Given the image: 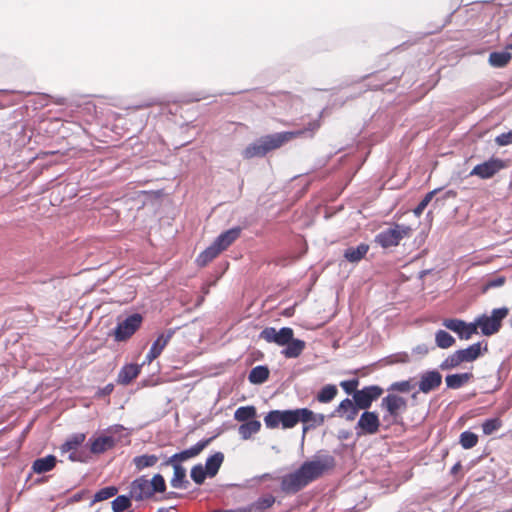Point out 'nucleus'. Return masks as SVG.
Instances as JSON below:
<instances>
[{
  "label": "nucleus",
  "mask_w": 512,
  "mask_h": 512,
  "mask_svg": "<svg viewBox=\"0 0 512 512\" xmlns=\"http://www.w3.org/2000/svg\"><path fill=\"white\" fill-rule=\"evenodd\" d=\"M505 282V279L503 277H497L495 279H492L488 282V287H499L502 286Z\"/></svg>",
  "instance_id": "59"
},
{
  "label": "nucleus",
  "mask_w": 512,
  "mask_h": 512,
  "mask_svg": "<svg viewBox=\"0 0 512 512\" xmlns=\"http://www.w3.org/2000/svg\"><path fill=\"white\" fill-rule=\"evenodd\" d=\"M68 459L72 462L87 463L90 459L89 453L83 449L77 448L76 450L69 451Z\"/></svg>",
  "instance_id": "48"
},
{
  "label": "nucleus",
  "mask_w": 512,
  "mask_h": 512,
  "mask_svg": "<svg viewBox=\"0 0 512 512\" xmlns=\"http://www.w3.org/2000/svg\"><path fill=\"white\" fill-rule=\"evenodd\" d=\"M508 313L509 309L507 307H500L493 309L490 315H479L474 320L476 333H478V329H480L484 336L496 334L500 330L502 321L507 317Z\"/></svg>",
  "instance_id": "3"
},
{
  "label": "nucleus",
  "mask_w": 512,
  "mask_h": 512,
  "mask_svg": "<svg viewBox=\"0 0 512 512\" xmlns=\"http://www.w3.org/2000/svg\"><path fill=\"white\" fill-rule=\"evenodd\" d=\"M264 416H324L323 414H315L307 408L295 410H270Z\"/></svg>",
  "instance_id": "32"
},
{
  "label": "nucleus",
  "mask_w": 512,
  "mask_h": 512,
  "mask_svg": "<svg viewBox=\"0 0 512 512\" xmlns=\"http://www.w3.org/2000/svg\"><path fill=\"white\" fill-rule=\"evenodd\" d=\"M264 422L267 428L274 429L281 425V418H264Z\"/></svg>",
  "instance_id": "54"
},
{
  "label": "nucleus",
  "mask_w": 512,
  "mask_h": 512,
  "mask_svg": "<svg viewBox=\"0 0 512 512\" xmlns=\"http://www.w3.org/2000/svg\"><path fill=\"white\" fill-rule=\"evenodd\" d=\"M438 191H440V189H439V188H438V189H434V190H432V191L428 192V193L423 197V199L418 203V205L415 207V209H414V211H413V212H414V214H415L416 216H418V217H419V216L423 213V211L425 210V208H426V207L428 206V204L431 202V200H432L433 196H434Z\"/></svg>",
  "instance_id": "46"
},
{
  "label": "nucleus",
  "mask_w": 512,
  "mask_h": 512,
  "mask_svg": "<svg viewBox=\"0 0 512 512\" xmlns=\"http://www.w3.org/2000/svg\"><path fill=\"white\" fill-rule=\"evenodd\" d=\"M224 461V454L222 452H215L209 456L206 461L204 468L208 472V477L213 478L219 472V469Z\"/></svg>",
  "instance_id": "24"
},
{
  "label": "nucleus",
  "mask_w": 512,
  "mask_h": 512,
  "mask_svg": "<svg viewBox=\"0 0 512 512\" xmlns=\"http://www.w3.org/2000/svg\"><path fill=\"white\" fill-rule=\"evenodd\" d=\"M382 393L383 389L377 385L366 386L363 389L354 392L353 400L358 410H366L375 399L381 396Z\"/></svg>",
  "instance_id": "8"
},
{
  "label": "nucleus",
  "mask_w": 512,
  "mask_h": 512,
  "mask_svg": "<svg viewBox=\"0 0 512 512\" xmlns=\"http://www.w3.org/2000/svg\"><path fill=\"white\" fill-rule=\"evenodd\" d=\"M159 356H160V355H159L157 352H155L154 350H152V349L150 348L149 352H148V353L146 354V356H145V360H144V362H143L141 365L143 366V365H144V364H146V363H147V364H150L153 360H155V359H156L157 357H159Z\"/></svg>",
  "instance_id": "57"
},
{
  "label": "nucleus",
  "mask_w": 512,
  "mask_h": 512,
  "mask_svg": "<svg viewBox=\"0 0 512 512\" xmlns=\"http://www.w3.org/2000/svg\"><path fill=\"white\" fill-rule=\"evenodd\" d=\"M495 142L499 146H507L512 144V131L502 133L495 138Z\"/></svg>",
  "instance_id": "51"
},
{
  "label": "nucleus",
  "mask_w": 512,
  "mask_h": 512,
  "mask_svg": "<svg viewBox=\"0 0 512 512\" xmlns=\"http://www.w3.org/2000/svg\"><path fill=\"white\" fill-rule=\"evenodd\" d=\"M334 464L335 459L330 455L305 461L294 472L282 477L281 490L285 494H295L319 478L326 470L332 468Z\"/></svg>",
  "instance_id": "1"
},
{
  "label": "nucleus",
  "mask_w": 512,
  "mask_h": 512,
  "mask_svg": "<svg viewBox=\"0 0 512 512\" xmlns=\"http://www.w3.org/2000/svg\"><path fill=\"white\" fill-rule=\"evenodd\" d=\"M442 325L456 333L461 340H469L474 334H477L474 321L467 323L462 319L447 318L443 320Z\"/></svg>",
  "instance_id": "7"
},
{
  "label": "nucleus",
  "mask_w": 512,
  "mask_h": 512,
  "mask_svg": "<svg viewBox=\"0 0 512 512\" xmlns=\"http://www.w3.org/2000/svg\"><path fill=\"white\" fill-rule=\"evenodd\" d=\"M352 432L349 430H339L338 438L341 440H347L351 437Z\"/></svg>",
  "instance_id": "61"
},
{
  "label": "nucleus",
  "mask_w": 512,
  "mask_h": 512,
  "mask_svg": "<svg viewBox=\"0 0 512 512\" xmlns=\"http://www.w3.org/2000/svg\"><path fill=\"white\" fill-rule=\"evenodd\" d=\"M294 336V331L290 327H282L277 330L275 327H266L260 334L259 338L265 340L268 343H275L278 346H284Z\"/></svg>",
  "instance_id": "6"
},
{
  "label": "nucleus",
  "mask_w": 512,
  "mask_h": 512,
  "mask_svg": "<svg viewBox=\"0 0 512 512\" xmlns=\"http://www.w3.org/2000/svg\"><path fill=\"white\" fill-rule=\"evenodd\" d=\"M472 377L473 374L470 372L447 375L445 378L446 386L449 389H459L464 386Z\"/></svg>",
  "instance_id": "26"
},
{
  "label": "nucleus",
  "mask_w": 512,
  "mask_h": 512,
  "mask_svg": "<svg viewBox=\"0 0 512 512\" xmlns=\"http://www.w3.org/2000/svg\"><path fill=\"white\" fill-rule=\"evenodd\" d=\"M459 443L463 449H471L478 443V435L466 430L460 434Z\"/></svg>",
  "instance_id": "40"
},
{
  "label": "nucleus",
  "mask_w": 512,
  "mask_h": 512,
  "mask_svg": "<svg viewBox=\"0 0 512 512\" xmlns=\"http://www.w3.org/2000/svg\"><path fill=\"white\" fill-rule=\"evenodd\" d=\"M85 441V434L83 433H76L71 436H69L65 442L61 445L60 449L61 452H69L71 450H76L79 448L83 442Z\"/></svg>",
  "instance_id": "33"
},
{
  "label": "nucleus",
  "mask_w": 512,
  "mask_h": 512,
  "mask_svg": "<svg viewBox=\"0 0 512 512\" xmlns=\"http://www.w3.org/2000/svg\"><path fill=\"white\" fill-rule=\"evenodd\" d=\"M87 445L89 446L90 453L96 455L102 454L115 446L114 439L107 436L104 432L95 438H90Z\"/></svg>",
  "instance_id": "13"
},
{
  "label": "nucleus",
  "mask_w": 512,
  "mask_h": 512,
  "mask_svg": "<svg viewBox=\"0 0 512 512\" xmlns=\"http://www.w3.org/2000/svg\"><path fill=\"white\" fill-rule=\"evenodd\" d=\"M159 356H160V355H159L157 352H155L154 350H152V349L150 348L149 352H148V353L146 354V356H145V360H144V362H143L141 365L143 366V365H144V364H146V363H147V364H150L153 360H155V359H156L157 357H159Z\"/></svg>",
  "instance_id": "56"
},
{
  "label": "nucleus",
  "mask_w": 512,
  "mask_h": 512,
  "mask_svg": "<svg viewBox=\"0 0 512 512\" xmlns=\"http://www.w3.org/2000/svg\"><path fill=\"white\" fill-rule=\"evenodd\" d=\"M190 477L197 485H202L208 477V472L202 464H196L191 468Z\"/></svg>",
  "instance_id": "42"
},
{
  "label": "nucleus",
  "mask_w": 512,
  "mask_h": 512,
  "mask_svg": "<svg viewBox=\"0 0 512 512\" xmlns=\"http://www.w3.org/2000/svg\"><path fill=\"white\" fill-rule=\"evenodd\" d=\"M410 231L411 228L408 226L395 225L377 234L375 242L383 248L397 246L404 237L409 235Z\"/></svg>",
  "instance_id": "4"
},
{
  "label": "nucleus",
  "mask_w": 512,
  "mask_h": 512,
  "mask_svg": "<svg viewBox=\"0 0 512 512\" xmlns=\"http://www.w3.org/2000/svg\"><path fill=\"white\" fill-rule=\"evenodd\" d=\"M244 421L239 427L238 432L243 440H248L253 434H256L261 428V422L257 418H236Z\"/></svg>",
  "instance_id": "16"
},
{
  "label": "nucleus",
  "mask_w": 512,
  "mask_h": 512,
  "mask_svg": "<svg viewBox=\"0 0 512 512\" xmlns=\"http://www.w3.org/2000/svg\"><path fill=\"white\" fill-rule=\"evenodd\" d=\"M461 363L473 362L482 354V342L474 343L465 349L456 350Z\"/></svg>",
  "instance_id": "23"
},
{
  "label": "nucleus",
  "mask_w": 512,
  "mask_h": 512,
  "mask_svg": "<svg viewBox=\"0 0 512 512\" xmlns=\"http://www.w3.org/2000/svg\"><path fill=\"white\" fill-rule=\"evenodd\" d=\"M512 59V54L508 51H496L491 52L488 58V62L492 67L503 68Z\"/></svg>",
  "instance_id": "28"
},
{
  "label": "nucleus",
  "mask_w": 512,
  "mask_h": 512,
  "mask_svg": "<svg viewBox=\"0 0 512 512\" xmlns=\"http://www.w3.org/2000/svg\"><path fill=\"white\" fill-rule=\"evenodd\" d=\"M275 503V497L271 494L258 498L250 505L251 512H264Z\"/></svg>",
  "instance_id": "34"
},
{
  "label": "nucleus",
  "mask_w": 512,
  "mask_h": 512,
  "mask_svg": "<svg viewBox=\"0 0 512 512\" xmlns=\"http://www.w3.org/2000/svg\"><path fill=\"white\" fill-rule=\"evenodd\" d=\"M292 137L293 133L291 132H280L263 136L244 149L243 157L246 159L263 157L268 152L281 147Z\"/></svg>",
  "instance_id": "2"
},
{
  "label": "nucleus",
  "mask_w": 512,
  "mask_h": 512,
  "mask_svg": "<svg viewBox=\"0 0 512 512\" xmlns=\"http://www.w3.org/2000/svg\"><path fill=\"white\" fill-rule=\"evenodd\" d=\"M506 164L499 158H490L489 160L476 165L470 172L471 176H477L481 179L492 178L496 173L505 168Z\"/></svg>",
  "instance_id": "9"
},
{
  "label": "nucleus",
  "mask_w": 512,
  "mask_h": 512,
  "mask_svg": "<svg viewBox=\"0 0 512 512\" xmlns=\"http://www.w3.org/2000/svg\"><path fill=\"white\" fill-rule=\"evenodd\" d=\"M319 127H320L319 121L315 120V121L309 123L308 130L313 132V131L317 130Z\"/></svg>",
  "instance_id": "64"
},
{
  "label": "nucleus",
  "mask_w": 512,
  "mask_h": 512,
  "mask_svg": "<svg viewBox=\"0 0 512 512\" xmlns=\"http://www.w3.org/2000/svg\"><path fill=\"white\" fill-rule=\"evenodd\" d=\"M117 493H118V488L116 486H106L104 488H101L94 494L91 505H93L96 502H101V501L107 500V499L115 496Z\"/></svg>",
  "instance_id": "41"
},
{
  "label": "nucleus",
  "mask_w": 512,
  "mask_h": 512,
  "mask_svg": "<svg viewBox=\"0 0 512 512\" xmlns=\"http://www.w3.org/2000/svg\"><path fill=\"white\" fill-rule=\"evenodd\" d=\"M114 389L113 384H107L103 389L100 390L99 394L101 396L109 395Z\"/></svg>",
  "instance_id": "60"
},
{
  "label": "nucleus",
  "mask_w": 512,
  "mask_h": 512,
  "mask_svg": "<svg viewBox=\"0 0 512 512\" xmlns=\"http://www.w3.org/2000/svg\"><path fill=\"white\" fill-rule=\"evenodd\" d=\"M408 400L395 393H390L382 399L381 407L391 416H397L406 412Z\"/></svg>",
  "instance_id": "10"
},
{
  "label": "nucleus",
  "mask_w": 512,
  "mask_h": 512,
  "mask_svg": "<svg viewBox=\"0 0 512 512\" xmlns=\"http://www.w3.org/2000/svg\"><path fill=\"white\" fill-rule=\"evenodd\" d=\"M359 384V380L357 378H353L350 380H344L340 383V386L347 394H353L357 391V386Z\"/></svg>",
  "instance_id": "50"
},
{
  "label": "nucleus",
  "mask_w": 512,
  "mask_h": 512,
  "mask_svg": "<svg viewBox=\"0 0 512 512\" xmlns=\"http://www.w3.org/2000/svg\"><path fill=\"white\" fill-rule=\"evenodd\" d=\"M227 511L228 512H251L250 511V505H247V506H244V507H239V508H236V509H229Z\"/></svg>",
  "instance_id": "63"
},
{
  "label": "nucleus",
  "mask_w": 512,
  "mask_h": 512,
  "mask_svg": "<svg viewBox=\"0 0 512 512\" xmlns=\"http://www.w3.org/2000/svg\"><path fill=\"white\" fill-rule=\"evenodd\" d=\"M158 462L156 455L143 454L133 458V463L138 471L152 467Z\"/></svg>",
  "instance_id": "35"
},
{
  "label": "nucleus",
  "mask_w": 512,
  "mask_h": 512,
  "mask_svg": "<svg viewBox=\"0 0 512 512\" xmlns=\"http://www.w3.org/2000/svg\"><path fill=\"white\" fill-rule=\"evenodd\" d=\"M369 246L365 243L359 244L357 247H349L344 252V257L351 263L359 262L368 252Z\"/></svg>",
  "instance_id": "27"
},
{
  "label": "nucleus",
  "mask_w": 512,
  "mask_h": 512,
  "mask_svg": "<svg viewBox=\"0 0 512 512\" xmlns=\"http://www.w3.org/2000/svg\"><path fill=\"white\" fill-rule=\"evenodd\" d=\"M241 233L240 227H233L222 232L215 240L214 243L222 252L226 248H228L239 236Z\"/></svg>",
  "instance_id": "18"
},
{
  "label": "nucleus",
  "mask_w": 512,
  "mask_h": 512,
  "mask_svg": "<svg viewBox=\"0 0 512 512\" xmlns=\"http://www.w3.org/2000/svg\"><path fill=\"white\" fill-rule=\"evenodd\" d=\"M442 383V375L437 370H428L420 375L418 391L429 393L438 388Z\"/></svg>",
  "instance_id": "11"
},
{
  "label": "nucleus",
  "mask_w": 512,
  "mask_h": 512,
  "mask_svg": "<svg viewBox=\"0 0 512 512\" xmlns=\"http://www.w3.org/2000/svg\"><path fill=\"white\" fill-rule=\"evenodd\" d=\"M285 348L281 351V354L288 359H294L299 357L304 349L306 348L305 341L301 339H296L292 336V340L286 343Z\"/></svg>",
  "instance_id": "21"
},
{
  "label": "nucleus",
  "mask_w": 512,
  "mask_h": 512,
  "mask_svg": "<svg viewBox=\"0 0 512 512\" xmlns=\"http://www.w3.org/2000/svg\"><path fill=\"white\" fill-rule=\"evenodd\" d=\"M233 416H256V408L254 406L239 407L234 411Z\"/></svg>",
  "instance_id": "52"
},
{
  "label": "nucleus",
  "mask_w": 512,
  "mask_h": 512,
  "mask_svg": "<svg viewBox=\"0 0 512 512\" xmlns=\"http://www.w3.org/2000/svg\"><path fill=\"white\" fill-rule=\"evenodd\" d=\"M150 484H151V492L150 494H152V496L155 494V493H164L166 491V482H165V479L164 477L161 475V474H155L151 481H150Z\"/></svg>",
  "instance_id": "43"
},
{
  "label": "nucleus",
  "mask_w": 512,
  "mask_h": 512,
  "mask_svg": "<svg viewBox=\"0 0 512 512\" xmlns=\"http://www.w3.org/2000/svg\"><path fill=\"white\" fill-rule=\"evenodd\" d=\"M150 489V481L147 480L145 476H140L132 481L130 494L136 501H142L152 497Z\"/></svg>",
  "instance_id": "12"
},
{
  "label": "nucleus",
  "mask_w": 512,
  "mask_h": 512,
  "mask_svg": "<svg viewBox=\"0 0 512 512\" xmlns=\"http://www.w3.org/2000/svg\"><path fill=\"white\" fill-rule=\"evenodd\" d=\"M176 332V328L167 329L165 332L160 334L157 339L152 343L151 349L161 355L162 351L171 340Z\"/></svg>",
  "instance_id": "31"
},
{
  "label": "nucleus",
  "mask_w": 512,
  "mask_h": 512,
  "mask_svg": "<svg viewBox=\"0 0 512 512\" xmlns=\"http://www.w3.org/2000/svg\"><path fill=\"white\" fill-rule=\"evenodd\" d=\"M413 353L418 355H426L429 352V347L426 344H419L413 348Z\"/></svg>",
  "instance_id": "55"
},
{
  "label": "nucleus",
  "mask_w": 512,
  "mask_h": 512,
  "mask_svg": "<svg viewBox=\"0 0 512 512\" xmlns=\"http://www.w3.org/2000/svg\"><path fill=\"white\" fill-rule=\"evenodd\" d=\"M416 387V382L414 378H410L408 380H402L391 383L388 388L387 392L390 393H403V394H409L412 393V398L414 399L416 395L418 394V391H414Z\"/></svg>",
  "instance_id": "20"
},
{
  "label": "nucleus",
  "mask_w": 512,
  "mask_h": 512,
  "mask_svg": "<svg viewBox=\"0 0 512 512\" xmlns=\"http://www.w3.org/2000/svg\"><path fill=\"white\" fill-rule=\"evenodd\" d=\"M142 365L130 363L124 365L117 375V383L121 385L130 384L141 372Z\"/></svg>",
  "instance_id": "15"
},
{
  "label": "nucleus",
  "mask_w": 512,
  "mask_h": 512,
  "mask_svg": "<svg viewBox=\"0 0 512 512\" xmlns=\"http://www.w3.org/2000/svg\"><path fill=\"white\" fill-rule=\"evenodd\" d=\"M173 470L171 486L175 489H186L189 485V481L186 479V469L181 464H174Z\"/></svg>",
  "instance_id": "25"
},
{
  "label": "nucleus",
  "mask_w": 512,
  "mask_h": 512,
  "mask_svg": "<svg viewBox=\"0 0 512 512\" xmlns=\"http://www.w3.org/2000/svg\"><path fill=\"white\" fill-rule=\"evenodd\" d=\"M57 457L49 454L44 457L37 458L32 463V471L36 474H43L53 470L57 464Z\"/></svg>",
  "instance_id": "17"
},
{
  "label": "nucleus",
  "mask_w": 512,
  "mask_h": 512,
  "mask_svg": "<svg viewBox=\"0 0 512 512\" xmlns=\"http://www.w3.org/2000/svg\"><path fill=\"white\" fill-rule=\"evenodd\" d=\"M143 317L139 313L127 316L123 321L118 322L114 330V338L118 342L128 340L141 326Z\"/></svg>",
  "instance_id": "5"
},
{
  "label": "nucleus",
  "mask_w": 512,
  "mask_h": 512,
  "mask_svg": "<svg viewBox=\"0 0 512 512\" xmlns=\"http://www.w3.org/2000/svg\"><path fill=\"white\" fill-rule=\"evenodd\" d=\"M221 253L220 249L213 242L209 247L202 251L196 258L199 266H205Z\"/></svg>",
  "instance_id": "30"
},
{
  "label": "nucleus",
  "mask_w": 512,
  "mask_h": 512,
  "mask_svg": "<svg viewBox=\"0 0 512 512\" xmlns=\"http://www.w3.org/2000/svg\"><path fill=\"white\" fill-rule=\"evenodd\" d=\"M221 433L222 429L218 428L213 436L206 439H202L195 445L191 446L190 448L178 452V455H180L182 462L199 455L215 438L221 435Z\"/></svg>",
  "instance_id": "14"
},
{
  "label": "nucleus",
  "mask_w": 512,
  "mask_h": 512,
  "mask_svg": "<svg viewBox=\"0 0 512 512\" xmlns=\"http://www.w3.org/2000/svg\"><path fill=\"white\" fill-rule=\"evenodd\" d=\"M501 426V418H487L482 424V430L485 435H491Z\"/></svg>",
  "instance_id": "44"
},
{
  "label": "nucleus",
  "mask_w": 512,
  "mask_h": 512,
  "mask_svg": "<svg viewBox=\"0 0 512 512\" xmlns=\"http://www.w3.org/2000/svg\"><path fill=\"white\" fill-rule=\"evenodd\" d=\"M435 344L438 348L447 349L455 344V338L445 330H438L435 333Z\"/></svg>",
  "instance_id": "36"
},
{
  "label": "nucleus",
  "mask_w": 512,
  "mask_h": 512,
  "mask_svg": "<svg viewBox=\"0 0 512 512\" xmlns=\"http://www.w3.org/2000/svg\"><path fill=\"white\" fill-rule=\"evenodd\" d=\"M107 436H110L114 439V444L116 445L120 442L124 437L129 435L128 430L123 425H112L103 431Z\"/></svg>",
  "instance_id": "38"
},
{
  "label": "nucleus",
  "mask_w": 512,
  "mask_h": 512,
  "mask_svg": "<svg viewBox=\"0 0 512 512\" xmlns=\"http://www.w3.org/2000/svg\"><path fill=\"white\" fill-rule=\"evenodd\" d=\"M461 469H462V464L460 461H458L457 463H455L452 466V468L450 470V474L453 476H456Z\"/></svg>",
  "instance_id": "62"
},
{
  "label": "nucleus",
  "mask_w": 512,
  "mask_h": 512,
  "mask_svg": "<svg viewBox=\"0 0 512 512\" xmlns=\"http://www.w3.org/2000/svg\"><path fill=\"white\" fill-rule=\"evenodd\" d=\"M338 411L344 412V413L351 412V414L355 415V414H357L358 409L355 405L354 400L346 398L340 402V404L338 406Z\"/></svg>",
  "instance_id": "49"
},
{
  "label": "nucleus",
  "mask_w": 512,
  "mask_h": 512,
  "mask_svg": "<svg viewBox=\"0 0 512 512\" xmlns=\"http://www.w3.org/2000/svg\"><path fill=\"white\" fill-rule=\"evenodd\" d=\"M337 393L338 389L336 385L327 384L319 390L316 398L321 403H328L337 395Z\"/></svg>",
  "instance_id": "39"
},
{
  "label": "nucleus",
  "mask_w": 512,
  "mask_h": 512,
  "mask_svg": "<svg viewBox=\"0 0 512 512\" xmlns=\"http://www.w3.org/2000/svg\"><path fill=\"white\" fill-rule=\"evenodd\" d=\"M132 495L129 493L128 495H118L112 502L111 508L113 512H124L129 509L132 505L131 499Z\"/></svg>",
  "instance_id": "37"
},
{
  "label": "nucleus",
  "mask_w": 512,
  "mask_h": 512,
  "mask_svg": "<svg viewBox=\"0 0 512 512\" xmlns=\"http://www.w3.org/2000/svg\"><path fill=\"white\" fill-rule=\"evenodd\" d=\"M461 363L457 351L446 357L441 364L439 365V368L443 371L445 370H451L456 367H458Z\"/></svg>",
  "instance_id": "45"
},
{
  "label": "nucleus",
  "mask_w": 512,
  "mask_h": 512,
  "mask_svg": "<svg viewBox=\"0 0 512 512\" xmlns=\"http://www.w3.org/2000/svg\"><path fill=\"white\" fill-rule=\"evenodd\" d=\"M324 419L325 418H301L300 422H302V424H303V427H302V432H303L302 438L305 437V434L307 433V431L322 425L324 423Z\"/></svg>",
  "instance_id": "47"
},
{
  "label": "nucleus",
  "mask_w": 512,
  "mask_h": 512,
  "mask_svg": "<svg viewBox=\"0 0 512 512\" xmlns=\"http://www.w3.org/2000/svg\"><path fill=\"white\" fill-rule=\"evenodd\" d=\"M180 462H182L180 455H178V453H175L168 458V460L165 462V465L173 466L174 464H180Z\"/></svg>",
  "instance_id": "58"
},
{
  "label": "nucleus",
  "mask_w": 512,
  "mask_h": 512,
  "mask_svg": "<svg viewBox=\"0 0 512 512\" xmlns=\"http://www.w3.org/2000/svg\"><path fill=\"white\" fill-rule=\"evenodd\" d=\"M270 371L266 365H258L250 371L248 375V380L252 384H262L269 377Z\"/></svg>",
  "instance_id": "29"
},
{
  "label": "nucleus",
  "mask_w": 512,
  "mask_h": 512,
  "mask_svg": "<svg viewBox=\"0 0 512 512\" xmlns=\"http://www.w3.org/2000/svg\"><path fill=\"white\" fill-rule=\"evenodd\" d=\"M300 421L301 418H281V426L283 429H290L295 427Z\"/></svg>",
  "instance_id": "53"
},
{
  "label": "nucleus",
  "mask_w": 512,
  "mask_h": 512,
  "mask_svg": "<svg viewBox=\"0 0 512 512\" xmlns=\"http://www.w3.org/2000/svg\"><path fill=\"white\" fill-rule=\"evenodd\" d=\"M381 425L379 418H359L355 427L358 436L374 434Z\"/></svg>",
  "instance_id": "22"
},
{
  "label": "nucleus",
  "mask_w": 512,
  "mask_h": 512,
  "mask_svg": "<svg viewBox=\"0 0 512 512\" xmlns=\"http://www.w3.org/2000/svg\"><path fill=\"white\" fill-rule=\"evenodd\" d=\"M241 233L240 227H233L222 232L215 240L214 243L222 252L226 248H228L239 236Z\"/></svg>",
  "instance_id": "19"
}]
</instances>
